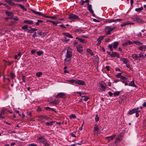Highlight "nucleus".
Masks as SVG:
<instances>
[{"label":"nucleus","mask_w":146,"mask_h":146,"mask_svg":"<svg viewBox=\"0 0 146 146\" xmlns=\"http://www.w3.org/2000/svg\"><path fill=\"white\" fill-rule=\"evenodd\" d=\"M31 11L32 12L35 14H37L39 15H41L46 18H52V19H56V17L55 16H46L45 14L41 13L40 12H37L33 9H31Z\"/></svg>","instance_id":"nucleus-1"},{"label":"nucleus","mask_w":146,"mask_h":146,"mask_svg":"<svg viewBox=\"0 0 146 146\" xmlns=\"http://www.w3.org/2000/svg\"><path fill=\"white\" fill-rule=\"evenodd\" d=\"M68 19L72 20L71 21H75L77 20H79V17L77 15L74 14H70L69 15Z\"/></svg>","instance_id":"nucleus-2"},{"label":"nucleus","mask_w":146,"mask_h":146,"mask_svg":"<svg viewBox=\"0 0 146 146\" xmlns=\"http://www.w3.org/2000/svg\"><path fill=\"white\" fill-rule=\"evenodd\" d=\"M38 118L39 119L38 120L42 123H43L44 121L43 120V119H45L46 120H48L50 119V117H48L46 115H42L38 116Z\"/></svg>","instance_id":"nucleus-3"},{"label":"nucleus","mask_w":146,"mask_h":146,"mask_svg":"<svg viewBox=\"0 0 146 146\" xmlns=\"http://www.w3.org/2000/svg\"><path fill=\"white\" fill-rule=\"evenodd\" d=\"M38 139L40 142L43 144L44 146H50L45 138L42 137H40L38 138Z\"/></svg>","instance_id":"nucleus-4"},{"label":"nucleus","mask_w":146,"mask_h":146,"mask_svg":"<svg viewBox=\"0 0 146 146\" xmlns=\"http://www.w3.org/2000/svg\"><path fill=\"white\" fill-rule=\"evenodd\" d=\"M115 28V27H113L112 28H110L109 26H107L104 29L106 34L107 35H110L111 32Z\"/></svg>","instance_id":"nucleus-5"},{"label":"nucleus","mask_w":146,"mask_h":146,"mask_svg":"<svg viewBox=\"0 0 146 146\" xmlns=\"http://www.w3.org/2000/svg\"><path fill=\"white\" fill-rule=\"evenodd\" d=\"M113 45L111 44L109 45L108 46L110 48V50L111 51H113V49L112 48V46L113 48L115 49L118 46L119 44V43L118 42H113L112 44Z\"/></svg>","instance_id":"nucleus-6"},{"label":"nucleus","mask_w":146,"mask_h":146,"mask_svg":"<svg viewBox=\"0 0 146 146\" xmlns=\"http://www.w3.org/2000/svg\"><path fill=\"white\" fill-rule=\"evenodd\" d=\"M72 55V50L71 49H67L65 55L66 58H71Z\"/></svg>","instance_id":"nucleus-7"},{"label":"nucleus","mask_w":146,"mask_h":146,"mask_svg":"<svg viewBox=\"0 0 146 146\" xmlns=\"http://www.w3.org/2000/svg\"><path fill=\"white\" fill-rule=\"evenodd\" d=\"M99 88L103 91H106V85L103 81H101L99 83Z\"/></svg>","instance_id":"nucleus-8"},{"label":"nucleus","mask_w":146,"mask_h":146,"mask_svg":"<svg viewBox=\"0 0 146 146\" xmlns=\"http://www.w3.org/2000/svg\"><path fill=\"white\" fill-rule=\"evenodd\" d=\"M133 19L135 21L138 23H143L144 22L141 19L136 17L133 18Z\"/></svg>","instance_id":"nucleus-9"},{"label":"nucleus","mask_w":146,"mask_h":146,"mask_svg":"<svg viewBox=\"0 0 146 146\" xmlns=\"http://www.w3.org/2000/svg\"><path fill=\"white\" fill-rule=\"evenodd\" d=\"M122 20V19H110L106 20L105 21V23H110L112 22H116L117 21H121Z\"/></svg>","instance_id":"nucleus-10"},{"label":"nucleus","mask_w":146,"mask_h":146,"mask_svg":"<svg viewBox=\"0 0 146 146\" xmlns=\"http://www.w3.org/2000/svg\"><path fill=\"white\" fill-rule=\"evenodd\" d=\"M132 57L135 60H139L140 58L142 57V56L140 54L137 55L135 54H133L132 55Z\"/></svg>","instance_id":"nucleus-11"},{"label":"nucleus","mask_w":146,"mask_h":146,"mask_svg":"<svg viewBox=\"0 0 146 146\" xmlns=\"http://www.w3.org/2000/svg\"><path fill=\"white\" fill-rule=\"evenodd\" d=\"M76 84L82 85H86L84 81L79 80H76Z\"/></svg>","instance_id":"nucleus-12"},{"label":"nucleus","mask_w":146,"mask_h":146,"mask_svg":"<svg viewBox=\"0 0 146 146\" xmlns=\"http://www.w3.org/2000/svg\"><path fill=\"white\" fill-rule=\"evenodd\" d=\"M71 58H66L64 60V64L65 65L69 64L71 62Z\"/></svg>","instance_id":"nucleus-13"},{"label":"nucleus","mask_w":146,"mask_h":146,"mask_svg":"<svg viewBox=\"0 0 146 146\" xmlns=\"http://www.w3.org/2000/svg\"><path fill=\"white\" fill-rule=\"evenodd\" d=\"M110 56L112 57H116L117 58H119V54L116 52H111Z\"/></svg>","instance_id":"nucleus-14"},{"label":"nucleus","mask_w":146,"mask_h":146,"mask_svg":"<svg viewBox=\"0 0 146 146\" xmlns=\"http://www.w3.org/2000/svg\"><path fill=\"white\" fill-rule=\"evenodd\" d=\"M77 51L80 53H82L83 52L82 46L80 45H78L76 46Z\"/></svg>","instance_id":"nucleus-15"},{"label":"nucleus","mask_w":146,"mask_h":146,"mask_svg":"<svg viewBox=\"0 0 146 146\" xmlns=\"http://www.w3.org/2000/svg\"><path fill=\"white\" fill-rule=\"evenodd\" d=\"M65 96V94L61 92L58 93L55 97L56 98H63Z\"/></svg>","instance_id":"nucleus-16"},{"label":"nucleus","mask_w":146,"mask_h":146,"mask_svg":"<svg viewBox=\"0 0 146 146\" xmlns=\"http://www.w3.org/2000/svg\"><path fill=\"white\" fill-rule=\"evenodd\" d=\"M138 49L141 51L146 50V45H142L138 47Z\"/></svg>","instance_id":"nucleus-17"},{"label":"nucleus","mask_w":146,"mask_h":146,"mask_svg":"<svg viewBox=\"0 0 146 146\" xmlns=\"http://www.w3.org/2000/svg\"><path fill=\"white\" fill-rule=\"evenodd\" d=\"M37 30V29H36L34 28H32L31 27L30 29H28L27 31L28 33H33L34 31H36Z\"/></svg>","instance_id":"nucleus-18"},{"label":"nucleus","mask_w":146,"mask_h":146,"mask_svg":"<svg viewBox=\"0 0 146 146\" xmlns=\"http://www.w3.org/2000/svg\"><path fill=\"white\" fill-rule=\"evenodd\" d=\"M76 39H78L80 42H83L86 44L87 42V41L85 39L80 38L78 37H76Z\"/></svg>","instance_id":"nucleus-19"},{"label":"nucleus","mask_w":146,"mask_h":146,"mask_svg":"<svg viewBox=\"0 0 146 146\" xmlns=\"http://www.w3.org/2000/svg\"><path fill=\"white\" fill-rule=\"evenodd\" d=\"M25 23L28 24L30 25H32L33 24V21L32 20H25L24 21Z\"/></svg>","instance_id":"nucleus-20"},{"label":"nucleus","mask_w":146,"mask_h":146,"mask_svg":"<svg viewBox=\"0 0 146 146\" xmlns=\"http://www.w3.org/2000/svg\"><path fill=\"white\" fill-rule=\"evenodd\" d=\"M137 110L136 108H134L132 109V110L129 111L128 113L129 115H131L133 113H135L136 112Z\"/></svg>","instance_id":"nucleus-21"},{"label":"nucleus","mask_w":146,"mask_h":146,"mask_svg":"<svg viewBox=\"0 0 146 146\" xmlns=\"http://www.w3.org/2000/svg\"><path fill=\"white\" fill-rule=\"evenodd\" d=\"M88 7L89 11L91 13H93V11L92 9V6L91 5H90L89 3L88 4Z\"/></svg>","instance_id":"nucleus-22"},{"label":"nucleus","mask_w":146,"mask_h":146,"mask_svg":"<svg viewBox=\"0 0 146 146\" xmlns=\"http://www.w3.org/2000/svg\"><path fill=\"white\" fill-rule=\"evenodd\" d=\"M132 42L130 41L129 40H127V42L123 44L122 46H126L127 45H130L132 44Z\"/></svg>","instance_id":"nucleus-23"},{"label":"nucleus","mask_w":146,"mask_h":146,"mask_svg":"<svg viewBox=\"0 0 146 146\" xmlns=\"http://www.w3.org/2000/svg\"><path fill=\"white\" fill-rule=\"evenodd\" d=\"M18 6L20 7L21 9H22L24 11H27V9L25 8L24 6L21 4H16Z\"/></svg>","instance_id":"nucleus-24"},{"label":"nucleus","mask_w":146,"mask_h":146,"mask_svg":"<svg viewBox=\"0 0 146 146\" xmlns=\"http://www.w3.org/2000/svg\"><path fill=\"white\" fill-rule=\"evenodd\" d=\"M128 85L130 86H133L135 88L137 87L136 85L134 84V82L133 80H132L128 84Z\"/></svg>","instance_id":"nucleus-25"},{"label":"nucleus","mask_w":146,"mask_h":146,"mask_svg":"<svg viewBox=\"0 0 146 146\" xmlns=\"http://www.w3.org/2000/svg\"><path fill=\"white\" fill-rule=\"evenodd\" d=\"M5 1L10 5L13 6L15 5V3L12 2L11 0H5Z\"/></svg>","instance_id":"nucleus-26"},{"label":"nucleus","mask_w":146,"mask_h":146,"mask_svg":"<svg viewBox=\"0 0 146 146\" xmlns=\"http://www.w3.org/2000/svg\"><path fill=\"white\" fill-rule=\"evenodd\" d=\"M104 36H101L99 37L97 39V41L98 42V43L100 44L102 40L104 39Z\"/></svg>","instance_id":"nucleus-27"},{"label":"nucleus","mask_w":146,"mask_h":146,"mask_svg":"<svg viewBox=\"0 0 146 146\" xmlns=\"http://www.w3.org/2000/svg\"><path fill=\"white\" fill-rule=\"evenodd\" d=\"M116 135H113L112 136H109L108 137H106V139H108V140L109 141L113 139L115 137Z\"/></svg>","instance_id":"nucleus-28"},{"label":"nucleus","mask_w":146,"mask_h":146,"mask_svg":"<svg viewBox=\"0 0 146 146\" xmlns=\"http://www.w3.org/2000/svg\"><path fill=\"white\" fill-rule=\"evenodd\" d=\"M5 14L9 16L13 17L14 15V14L11 12L8 11H6Z\"/></svg>","instance_id":"nucleus-29"},{"label":"nucleus","mask_w":146,"mask_h":146,"mask_svg":"<svg viewBox=\"0 0 146 146\" xmlns=\"http://www.w3.org/2000/svg\"><path fill=\"white\" fill-rule=\"evenodd\" d=\"M133 43L136 44L137 45H139L143 44L142 42L138 41H133Z\"/></svg>","instance_id":"nucleus-30"},{"label":"nucleus","mask_w":146,"mask_h":146,"mask_svg":"<svg viewBox=\"0 0 146 146\" xmlns=\"http://www.w3.org/2000/svg\"><path fill=\"white\" fill-rule=\"evenodd\" d=\"M63 35L66 36L71 38H73V37L71 35H70L69 33H63Z\"/></svg>","instance_id":"nucleus-31"},{"label":"nucleus","mask_w":146,"mask_h":146,"mask_svg":"<svg viewBox=\"0 0 146 146\" xmlns=\"http://www.w3.org/2000/svg\"><path fill=\"white\" fill-rule=\"evenodd\" d=\"M58 103V101L56 100H55L53 101H52V102H50L49 104H54L55 105H57Z\"/></svg>","instance_id":"nucleus-32"},{"label":"nucleus","mask_w":146,"mask_h":146,"mask_svg":"<svg viewBox=\"0 0 146 146\" xmlns=\"http://www.w3.org/2000/svg\"><path fill=\"white\" fill-rule=\"evenodd\" d=\"M122 61L123 62V63L127 64V63L128 61V59L126 58H123L122 59Z\"/></svg>","instance_id":"nucleus-33"},{"label":"nucleus","mask_w":146,"mask_h":146,"mask_svg":"<svg viewBox=\"0 0 146 146\" xmlns=\"http://www.w3.org/2000/svg\"><path fill=\"white\" fill-rule=\"evenodd\" d=\"M54 121H51L49 122H47L46 123V125L47 126L52 125H53V123L54 122Z\"/></svg>","instance_id":"nucleus-34"},{"label":"nucleus","mask_w":146,"mask_h":146,"mask_svg":"<svg viewBox=\"0 0 146 146\" xmlns=\"http://www.w3.org/2000/svg\"><path fill=\"white\" fill-rule=\"evenodd\" d=\"M99 129L98 126L97 125H95L93 131L95 132L96 131H98Z\"/></svg>","instance_id":"nucleus-35"},{"label":"nucleus","mask_w":146,"mask_h":146,"mask_svg":"<svg viewBox=\"0 0 146 146\" xmlns=\"http://www.w3.org/2000/svg\"><path fill=\"white\" fill-rule=\"evenodd\" d=\"M143 9V7H141L140 8H136L135 9V11L137 12H139L141 11Z\"/></svg>","instance_id":"nucleus-36"},{"label":"nucleus","mask_w":146,"mask_h":146,"mask_svg":"<svg viewBox=\"0 0 146 146\" xmlns=\"http://www.w3.org/2000/svg\"><path fill=\"white\" fill-rule=\"evenodd\" d=\"M86 51L88 53H90L92 56L94 55L92 51L90 49L88 48L86 50Z\"/></svg>","instance_id":"nucleus-37"},{"label":"nucleus","mask_w":146,"mask_h":146,"mask_svg":"<svg viewBox=\"0 0 146 146\" xmlns=\"http://www.w3.org/2000/svg\"><path fill=\"white\" fill-rule=\"evenodd\" d=\"M140 111V110H139V108H137V110L136 111V112H135L136 113V117H138L139 116V112Z\"/></svg>","instance_id":"nucleus-38"},{"label":"nucleus","mask_w":146,"mask_h":146,"mask_svg":"<svg viewBox=\"0 0 146 146\" xmlns=\"http://www.w3.org/2000/svg\"><path fill=\"white\" fill-rule=\"evenodd\" d=\"M76 80L71 79L69 80H68V81L69 82L72 83H75L76 84Z\"/></svg>","instance_id":"nucleus-39"},{"label":"nucleus","mask_w":146,"mask_h":146,"mask_svg":"<svg viewBox=\"0 0 146 146\" xmlns=\"http://www.w3.org/2000/svg\"><path fill=\"white\" fill-rule=\"evenodd\" d=\"M83 31V30L80 28H79L78 29H75V32H76L81 33Z\"/></svg>","instance_id":"nucleus-40"},{"label":"nucleus","mask_w":146,"mask_h":146,"mask_svg":"<svg viewBox=\"0 0 146 146\" xmlns=\"http://www.w3.org/2000/svg\"><path fill=\"white\" fill-rule=\"evenodd\" d=\"M43 22V21L42 20H38L37 22L36 23V26H38L40 24V23H42Z\"/></svg>","instance_id":"nucleus-41"},{"label":"nucleus","mask_w":146,"mask_h":146,"mask_svg":"<svg viewBox=\"0 0 146 146\" xmlns=\"http://www.w3.org/2000/svg\"><path fill=\"white\" fill-rule=\"evenodd\" d=\"M21 29L25 30L27 29H28V26L27 25H24L22 27Z\"/></svg>","instance_id":"nucleus-42"},{"label":"nucleus","mask_w":146,"mask_h":146,"mask_svg":"<svg viewBox=\"0 0 146 146\" xmlns=\"http://www.w3.org/2000/svg\"><path fill=\"white\" fill-rule=\"evenodd\" d=\"M21 55V54L20 52L17 54V55H16L15 56V59H17L18 56L20 57Z\"/></svg>","instance_id":"nucleus-43"},{"label":"nucleus","mask_w":146,"mask_h":146,"mask_svg":"<svg viewBox=\"0 0 146 146\" xmlns=\"http://www.w3.org/2000/svg\"><path fill=\"white\" fill-rule=\"evenodd\" d=\"M43 53V52L42 51H39L37 52L36 53L38 55L40 56Z\"/></svg>","instance_id":"nucleus-44"},{"label":"nucleus","mask_w":146,"mask_h":146,"mask_svg":"<svg viewBox=\"0 0 146 146\" xmlns=\"http://www.w3.org/2000/svg\"><path fill=\"white\" fill-rule=\"evenodd\" d=\"M42 74V73L41 72H37L36 74V76L38 77H39Z\"/></svg>","instance_id":"nucleus-45"},{"label":"nucleus","mask_w":146,"mask_h":146,"mask_svg":"<svg viewBox=\"0 0 146 146\" xmlns=\"http://www.w3.org/2000/svg\"><path fill=\"white\" fill-rule=\"evenodd\" d=\"M49 21L50 22L52 23L54 25H56L58 23V22H56L53 21Z\"/></svg>","instance_id":"nucleus-46"},{"label":"nucleus","mask_w":146,"mask_h":146,"mask_svg":"<svg viewBox=\"0 0 146 146\" xmlns=\"http://www.w3.org/2000/svg\"><path fill=\"white\" fill-rule=\"evenodd\" d=\"M120 94V92L119 91H117L113 93V95L114 96H118Z\"/></svg>","instance_id":"nucleus-47"},{"label":"nucleus","mask_w":146,"mask_h":146,"mask_svg":"<svg viewBox=\"0 0 146 146\" xmlns=\"http://www.w3.org/2000/svg\"><path fill=\"white\" fill-rule=\"evenodd\" d=\"M129 24V23H127L125 22V23H124L122 24H121V27H124V26H125V25H128Z\"/></svg>","instance_id":"nucleus-48"},{"label":"nucleus","mask_w":146,"mask_h":146,"mask_svg":"<svg viewBox=\"0 0 146 146\" xmlns=\"http://www.w3.org/2000/svg\"><path fill=\"white\" fill-rule=\"evenodd\" d=\"M5 113V111L4 110H1V113H0V115L1 116H2V115H4Z\"/></svg>","instance_id":"nucleus-49"},{"label":"nucleus","mask_w":146,"mask_h":146,"mask_svg":"<svg viewBox=\"0 0 146 146\" xmlns=\"http://www.w3.org/2000/svg\"><path fill=\"white\" fill-rule=\"evenodd\" d=\"M76 118V116L74 114H71L70 116V119L72 118Z\"/></svg>","instance_id":"nucleus-50"},{"label":"nucleus","mask_w":146,"mask_h":146,"mask_svg":"<svg viewBox=\"0 0 146 146\" xmlns=\"http://www.w3.org/2000/svg\"><path fill=\"white\" fill-rule=\"evenodd\" d=\"M10 75L12 79H13L15 76V74L13 73H11Z\"/></svg>","instance_id":"nucleus-51"},{"label":"nucleus","mask_w":146,"mask_h":146,"mask_svg":"<svg viewBox=\"0 0 146 146\" xmlns=\"http://www.w3.org/2000/svg\"><path fill=\"white\" fill-rule=\"evenodd\" d=\"M81 97H82V98L84 97L85 98L84 99V101H86L89 99V98L88 97L86 96H81Z\"/></svg>","instance_id":"nucleus-52"},{"label":"nucleus","mask_w":146,"mask_h":146,"mask_svg":"<svg viewBox=\"0 0 146 146\" xmlns=\"http://www.w3.org/2000/svg\"><path fill=\"white\" fill-rule=\"evenodd\" d=\"M122 74V73H118L116 76V77L118 78H120V77L121 76V75Z\"/></svg>","instance_id":"nucleus-53"},{"label":"nucleus","mask_w":146,"mask_h":146,"mask_svg":"<svg viewBox=\"0 0 146 146\" xmlns=\"http://www.w3.org/2000/svg\"><path fill=\"white\" fill-rule=\"evenodd\" d=\"M10 19H13L15 21H18L19 19L17 17H15L13 18H10Z\"/></svg>","instance_id":"nucleus-54"},{"label":"nucleus","mask_w":146,"mask_h":146,"mask_svg":"<svg viewBox=\"0 0 146 146\" xmlns=\"http://www.w3.org/2000/svg\"><path fill=\"white\" fill-rule=\"evenodd\" d=\"M95 119L96 121H98L99 120V118L98 115H96L95 118Z\"/></svg>","instance_id":"nucleus-55"},{"label":"nucleus","mask_w":146,"mask_h":146,"mask_svg":"<svg viewBox=\"0 0 146 146\" xmlns=\"http://www.w3.org/2000/svg\"><path fill=\"white\" fill-rule=\"evenodd\" d=\"M120 79L123 80H126L127 78L126 77L123 76H121L120 77Z\"/></svg>","instance_id":"nucleus-56"},{"label":"nucleus","mask_w":146,"mask_h":146,"mask_svg":"<svg viewBox=\"0 0 146 146\" xmlns=\"http://www.w3.org/2000/svg\"><path fill=\"white\" fill-rule=\"evenodd\" d=\"M22 80H23V81L24 82H25V76L24 75H23L22 76Z\"/></svg>","instance_id":"nucleus-57"},{"label":"nucleus","mask_w":146,"mask_h":146,"mask_svg":"<svg viewBox=\"0 0 146 146\" xmlns=\"http://www.w3.org/2000/svg\"><path fill=\"white\" fill-rule=\"evenodd\" d=\"M37 145L35 143H32L29 145L28 146H37Z\"/></svg>","instance_id":"nucleus-58"},{"label":"nucleus","mask_w":146,"mask_h":146,"mask_svg":"<svg viewBox=\"0 0 146 146\" xmlns=\"http://www.w3.org/2000/svg\"><path fill=\"white\" fill-rule=\"evenodd\" d=\"M36 52V50H31V53L32 54H34Z\"/></svg>","instance_id":"nucleus-59"},{"label":"nucleus","mask_w":146,"mask_h":146,"mask_svg":"<svg viewBox=\"0 0 146 146\" xmlns=\"http://www.w3.org/2000/svg\"><path fill=\"white\" fill-rule=\"evenodd\" d=\"M120 138L119 136L118 137H117L116 138V140H115L116 142L119 141H120Z\"/></svg>","instance_id":"nucleus-60"},{"label":"nucleus","mask_w":146,"mask_h":146,"mask_svg":"<svg viewBox=\"0 0 146 146\" xmlns=\"http://www.w3.org/2000/svg\"><path fill=\"white\" fill-rule=\"evenodd\" d=\"M142 35V34L140 32L138 33L137 36L138 37L141 36Z\"/></svg>","instance_id":"nucleus-61"},{"label":"nucleus","mask_w":146,"mask_h":146,"mask_svg":"<svg viewBox=\"0 0 146 146\" xmlns=\"http://www.w3.org/2000/svg\"><path fill=\"white\" fill-rule=\"evenodd\" d=\"M109 95L110 96H111L113 95V94L111 92L109 91L108 92Z\"/></svg>","instance_id":"nucleus-62"},{"label":"nucleus","mask_w":146,"mask_h":146,"mask_svg":"<svg viewBox=\"0 0 146 146\" xmlns=\"http://www.w3.org/2000/svg\"><path fill=\"white\" fill-rule=\"evenodd\" d=\"M106 70L108 71H109L110 70V67L109 66H107L106 67Z\"/></svg>","instance_id":"nucleus-63"},{"label":"nucleus","mask_w":146,"mask_h":146,"mask_svg":"<svg viewBox=\"0 0 146 146\" xmlns=\"http://www.w3.org/2000/svg\"><path fill=\"white\" fill-rule=\"evenodd\" d=\"M60 27H61V28H66V27L64 26V25H63V24H62V25H60Z\"/></svg>","instance_id":"nucleus-64"}]
</instances>
